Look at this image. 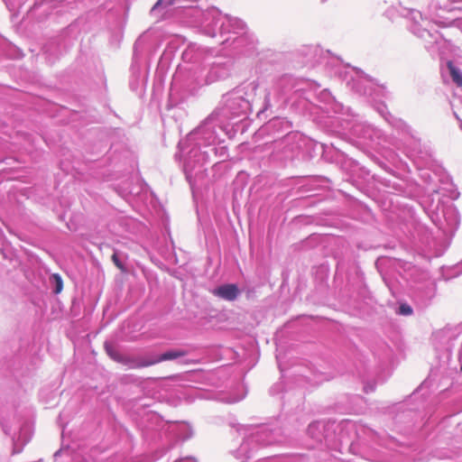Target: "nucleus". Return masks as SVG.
I'll return each mask as SVG.
<instances>
[{
	"label": "nucleus",
	"mask_w": 462,
	"mask_h": 462,
	"mask_svg": "<svg viewBox=\"0 0 462 462\" xmlns=\"http://www.w3.org/2000/svg\"><path fill=\"white\" fill-rule=\"evenodd\" d=\"M187 355V352L185 350L181 349H176V350H170L163 354H162L159 357H157L158 363L163 362V361H169L177 359L179 357L185 356Z\"/></svg>",
	"instance_id": "2"
},
{
	"label": "nucleus",
	"mask_w": 462,
	"mask_h": 462,
	"mask_svg": "<svg viewBox=\"0 0 462 462\" xmlns=\"http://www.w3.org/2000/svg\"><path fill=\"white\" fill-rule=\"evenodd\" d=\"M105 349H106V354L116 362H119V361H122L121 359V354L116 350L110 344L108 343H106L105 344Z\"/></svg>",
	"instance_id": "5"
},
{
	"label": "nucleus",
	"mask_w": 462,
	"mask_h": 462,
	"mask_svg": "<svg viewBox=\"0 0 462 462\" xmlns=\"http://www.w3.org/2000/svg\"><path fill=\"white\" fill-rule=\"evenodd\" d=\"M448 68L449 69L450 76L453 81L458 86L462 87V74L461 72L454 67L452 61L448 62Z\"/></svg>",
	"instance_id": "3"
},
{
	"label": "nucleus",
	"mask_w": 462,
	"mask_h": 462,
	"mask_svg": "<svg viewBox=\"0 0 462 462\" xmlns=\"http://www.w3.org/2000/svg\"><path fill=\"white\" fill-rule=\"evenodd\" d=\"M212 293L215 296L219 297L223 300L233 301L237 298L238 294L240 293V291L237 285L234 283H228L218 286L217 288L214 289Z\"/></svg>",
	"instance_id": "1"
},
{
	"label": "nucleus",
	"mask_w": 462,
	"mask_h": 462,
	"mask_svg": "<svg viewBox=\"0 0 462 462\" xmlns=\"http://www.w3.org/2000/svg\"><path fill=\"white\" fill-rule=\"evenodd\" d=\"M178 3V0H158L156 4L153 5L152 11L156 10L159 6H171Z\"/></svg>",
	"instance_id": "7"
},
{
	"label": "nucleus",
	"mask_w": 462,
	"mask_h": 462,
	"mask_svg": "<svg viewBox=\"0 0 462 462\" xmlns=\"http://www.w3.org/2000/svg\"><path fill=\"white\" fill-rule=\"evenodd\" d=\"M50 280L55 285L54 292L56 294L60 293L63 289V282L61 276L58 273H53Z\"/></svg>",
	"instance_id": "4"
},
{
	"label": "nucleus",
	"mask_w": 462,
	"mask_h": 462,
	"mask_svg": "<svg viewBox=\"0 0 462 462\" xmlns=\"http://www.w3.org/2000/svg\"><path fill=\"white\" fill-rule=\"evenodd\" d=\"M461 371H462V365H461Z\"/></svg>",
	"instance_id": "11"
},
{
	"label": "nucleus",
	"mask_w": 462,
	"mask_h": 462,
	"mask_svg": "<svg viewBox=\"0 0 462 462\" xmlns=\"http://www.w3.org/2000/svg\"><path fill=\"white\" fill-rule=\"evenodd\" d=\"M155 364H158L157 358L151 359V360H141V361L135 360V364L132 366V368H142V367L151 366Z\"/></svg>",
	"instance_id": "6"
},
{
	"label": "nucleus",
	"mask_w": 462,
	"mask_h": 462,
	"mask_svg": "<svg viewBox=\"0 0 462 462\" xmlns=\"http://www.w3.org/2000/svg\"><path fill=\"white\" fill-rule=\"evenodd\" d=\"M121 359H122V361H119L118 363L129 365L130 367H132L135 364L134 359H132V358L123 356V355L121 356Z\"/></svg>",
	"instance_id": "10"
},
{
	"label": "nucleus",
	"mask_w": 462,
	"mask_h": 462,
	"mask_svg": "<svg viewBox=\"0 0 462 462\" xmlns=\"http://www.w3.org/2000/svg\"><path fill=\"white\" fill-rule=\"evenodd\" d=\"M111 259L113 261V263H115V265L119 269L121 270L122 272L125 271V266L124 264L122 263V262L119 260L118 256H117V254L116 253H114L111 256Z\"/></svg>",
	"instance_id": "9"
},
{
	"label": "nucleus",
	"mask_w": 462,
	"mask_h": 462,
	"mask_svg": "<svg viewBox=\"0 0 462 462\" xmlns=\"http://www.w3.org/2000/svg\"><path fill=\"white\" fill-rule=\"evenodd\" d=\"M412 309L410 305L406 304V303H402L400 305L399 307V311L398 313L400 315H403V316H409V315H411L412 314Z\"/></svg>",
	"instance_id": "8"
}]
</instances>
